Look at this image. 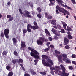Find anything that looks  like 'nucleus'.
Returning <instances> with one entry per match:
<instances>
[{"label": "nucleus", "mask_w": 76, "mask_h": 76, "mask_svg": "<svg viewBox=\"0 0 76 76\" xmlns=\"http://www.w3.org/2000/svg\"><path fill=\"white\" fill-rule=\"evenodd\" d=\"M28 49L29 50H31V52H30V55L32 57H34L36 59H39L40 56L39 53L38 52L37 50L32 49L31 47L28 48Z\"/></svg>", "instance_id": "1"}, {"label": "nucleus", "mask_w": 76, "mask_h": 76, "mask_svg": "<svg viewBox=\"0 0 76 76\" xmlns=\"http://www.w3.org/2000/svg\"><path fill=\"white\" fill-rule=\"evenodd\" d=\"M60 67L63 71V72L62 73V76H69V74L68 73H66V72H65V71H66V69H65V67L63 66V65L62 64H61Z\"/></svg>", "instance_id": "2"}, {"label": "nucleus", "mask_w": 76, "mask_h": 76, "mask_svg": "<svg viewBox=\"0 0 76 76\" xmlns=\"http://www.w3.org/2000/svg\"><path fill=\"white\" fill-rule=\"evenodd\" d=\"M10 32V31L9 28H6L4 31V34L6 38L7 39H9V34Z\"/></svg>", "instance_id": "3"}, {"label": "nucleus", "mask_w": 76, "mask_h": 76, "mask_svg": "<svg viewBox=\"0 0 76 76\" xmlns=\"http://www.w3.org/2000/svg\"><path fill=\"white\" fill-rule=\"evenodd\" d=\"M24 13L23 14V15L25 17H26V18H31L32 17V16L30 15V12L28 11L25 10L24 11Z\"/></svg>", "instance_id": "4"}, {"label": "nucleus", "mask_w": 76, "mask_h": 76, "mask_svg": "<svg viewBox=\"0 0 76 76\" xmlns=\"http://www.w3.org/2000/svg\"><path fill=\"white\" fill-rule=\"evenodd\" d=\"M56 9H57L58 10H59V12H61V13H64V12L65 10L64 8H61L59 6L57 5L56 6Z\"/></svg>", "instance_id": "5"}, {"label": "nucleus", "mask_w": 76, "mask_h": 76, "mask_svg": "<svg viewBox=\"0 0 76 76\" xmlns=\"http://www.w3.org/2000/svg\"><path fill=\"white\" fill-rule=\"evenodd\" d=\"M33 24L35 26H32V27H33V30H35L36 29H38L39 27L38 26V24L36 21H34L33 23Z\"/></svg>", "instance_id": "6"}, {"label": "nucleus", "mask_w": 76, "mask_h": 76, "mask_svg": "<svg viewBox=\"0 0 76 76\" xmlns=\"http://www.w3.org/2000/svg\"><path fill=\"white\" fill-rule=\"evenodd\" d=\"M30 28H31V29H33V27H32V25L31 24H28L27 25V31L29 32H31L32 30L31 29H30Z\"/></svg>", "instance_id": "7"}, {"label": "nucleus", "mask_w": 76, "mask_h": 76, "mask_svg": "<svg viewBox=\"0 0 76 76\" xmlns=\"http://www.w3.org/2000/svg\"><path fill=\"white\" fill-rule=\"evenodd\" d=\"M67 55L66 54L64 53L63 54H62V57H63V61H66L67 60Z\"/></svg>", "instance_id": "8"}, {"label": "nucleus", "mask_w": 76, "mask_h": 76, "mask_svg": "<svg viewBox=\"0 0 76 76\" xmlns=\"http://www.w3.org/2000/svg\"><path fill=\"white\" fill-rule=\"evenodd\" d=\"M64 45H67L69 44V40L67 39V38L65 37L64 39Z\"/></svg>", "instance_id": "9"}, {"label": "nucleus", "mask_w": 76, "mask_h": 76, "mask_svg": "<svg viewBox=\"0 0 76 76\" xmlns=\"http://www.w3.org/2000/svg\"><path fill=\"white\" fill-rule=\"evenodd\" d=\"M61 22L63 25V28L64 29H66V26H67V25L66 23L64 21H61Z\"/></svg>", "instance_id": "10"}, {"label": "nucleus", "mask_w": 76, "mask_h": 76, "mask_svg": "<svg viewBox=\"0 0 76 76\" xmlns=\"http://www.w3.org/2000/svg\"><path fill=\"white\" fill-rule=\"evenodd\" d=\"M21 46L22 48H25L26 47V45H25V42L24 41H21Z\"/></svg>", "instance_id": "11"}, {"label": "nucleus", "mask_w": 76, "mask_h": 76, "mask_svg": "<svg viewBox=\"0 0 76 76\" xmlns=\"http://www.w3.org/2000/svg\"><path fill=\"white\" fill-rule=\"evenodd\" d=\"M37 43L38 45H42L43 44V43L41 40H37Z\"/></svg>", "instance_id": "12"}, {"label": "nucleus", "mask_w": 76, "mask_h": 76, "mask_svg": "<svg viewBox=\"0 0 76 76\" xmlns=\"http://www.w3.org/2000/svg\"><path fill=\"white\" fill-rule=\"evenodd\" d=\"M56 20H53L51 21V24L53 25H56Z\"/></svg>", "instance_id": "13"}, {"label": "nucleus", "mask_w": 76, "mask_h": 76, "mask_svg": "<svg viewBox=\"0 0 76 76\" xmlns=\"http://www.w3.org/2000/svg\"><path fill=\"white\" fill-rule=\"evenodd\" d=\"M30 72L31 74L33 75H36V72L34 71V70L32 69H30Z\"/></svg>", "instance_id": "14"}, {"label": "nucleus", "mask_w": 76, "mask_h": 76, "mask_svg": "<svg viewBox=\"0 0 76 76\" xmlns=\"http://www.w3.org/2000/svg\"><path fill=\"white\" fill-rule=\"evenodd\" d=\"M47 61H48V62L50 63H51L52 65H53L54 64V63L53 62V61L52 60H51V59L48 58L47 59Z\"/></svg>", "instance_id": "15"}, {"label": "nucleus", "mask_w": 76, "mask_h": 76, "mask_svg": "<svg viewBox=\"0 0 76 76\" xmlns=\"http://www.w3.org/2000/svg\"><path fill=\"white\" fill-rule=\"evenodd\" d=\"M12 41H13V44L15 45L16 43H17V40L16 39V38L14 37L12 38Z\"/></svg>", "instance_id": "16"}, {"label": "nucleus", "mask_w": 76, "mask_h": 76, "mask_svg": "<svg viewBox=\"0 0 76 76\" xmlns=\"http://www.w3.org/2000/svg\"><path fill=\"white\" fill-rule=\"evenodd\" d=\"M17 63H23V60L22 59H19V60L18 59H17Z\"/></svg>", "instance_id": "17"}, {"label": "nucleus", "mask_w": 76, "mask_h": 76, "mask_svg": "<svg viewBox=\"0 0 76 76\" xmlns=\"http://www.w3.org/2000/svg\"><path fill=\"white\" fill-rule=\"evenodd\" d=\"M45 33L46 34H47V35H49V36L50 35V33L48 31V30H47V29L46 28L45 29Z\"/></svg>", "instance_id": "18"}, {"label": "nucleus", "mask_w": 76, "mask_h": 76, "mask_svg": "<svg viewBox=\"0 0 76 76\" xmlns=\"http://www.w3.org/2000/svg\"><path fill=\"white\" fill-rule=\"evenodd\" d=\"M36 10H37L38 12H39V13H41L42 9L40 7H39L37 8L36 9Z\"/></svg>", "instance_id": "19"}, {"label": "nucleus", "mask_w": 76, "mask_h": 76, "mask_svg": "<svg viewBox=\"0 0 76 76\" xmlns=\"http://www.w3.org/2000/svg\"><path fill=\"white\" fill-rule=\"evenodd\" d=\"M41 57L43 59H47L48 58V56L46 55H42Z\"/></svg>", "instance_id": "20"}, {"label": "nucleus", "mask_w": 76, "mask_h": 76, "mask_svg": "<svg viewBox=\"0 0 76 76\" xmlns=\"http://www.w3.org/2000/svg\"><path fill=\"white\" fill-rule=\"evenodd\" d=\"M13 73L12 71H11L8 74L7 76H13Z\"/></svg>", "instance_id": "21"}, {"label": "nucleus", "mask_w": 76, "mask_h": 76, "mask_svg": "<svg viewBox=\"0 0 76 76\" xmlns=\"http://www.w3.org/2000/svg\"><path fill=\"white\" fill-rule=\"evenodd\" d=\"M56 1L59 5H60V3H61L63 2V1L62 0H56Z\"/></svg>", "instance_id": "22"}, {"label": "nucleus", "mask_w": 76, "mask_h": 76, "mask_svg": "<svg viewBox=\"0 0 76 76\" xmlns=\"http://www.w3.org/2000/svg\"><path fill=\"white\" fill-rule=\"evenodd\" d=\"M65 30H67V31H72V28H71L69 27L68 26H67V28H66V29H65Z\"/></svg>", "instance_id": "23"}, {"label": "nucleus", "mask_w": 76, "mask_h": 76, "mask_svg": "<svg viewBox=\"0 0 76 76\" xmlns=\"http://www.w3.org/2000/svg\"><path fill=\"white\" fill-rule=\"evenodd\" d=\"M55 53L56 54V56H57V55H58V54H60L61 53L60 52L56 50L55 51Z\"/></svg>", "instance_id": "24"}, {"label": "nucleus", "mask_w": 76, "mask_h": 76, "mask_svg": "<svg viewBox=\"0 0 76 76\" xmlns=\"http://www.w3.org/2000/svg\"><path fill=\"white\" fill-rule=\"evenodd\" d=\"M64 7H67V8H68V9H69V10H73V9H72L69 7L68 6L66 5H64Z\"/></svg>", "instance_id": "25"}, {"label": "nucleus", "mask_w": 76, "mask_h": 76, "mask_svg": "<svg viewBox=\"0 0 76 76\" xmlns=\"http://www.w3.org/2000/svg\"><path fill=\"white\" fill-rule=\"evenodd\" d=\"M67 38L70 39H73V37L71 35H68Z\"/></svg>", "instance_id": "26"}, {"label": "nucleus", "mask_w": 76, "mask_h": 76, "mask_svg": "<svg viewBox=\"0 0 76 76\" xmlns=\"http://www.w3.org/2000/svg\"><path fill=\"white\" fill-rule=\"evenodd\" d=\"M49 65L50 64H49V63L47 62H46L45 64H44V66H46V67H48Z\"/></svg>", "instance_id": "27"}, {"label": "nucleus", "mask_w": 76, "mask_h": 76, "mask_svg": "<svg viewBox=\"0 0 76 76\" xmlns=\"http://www.w3.org/2000/svg\"><path fill=\"white\" fill-rule=\"evenodd\" d=\"M50 48H46L44 50V51H45V52H47L49 50H50Z\"/></svg>", "instance_id": "28"}, {"label": "nucleus", "mask_w": 76, "mask_h": 76, "mask_svg": "<svg viewBox=\"0 0 76 76\" xmlns=\"http://www.w3.org/2000/svg\"><path fill=\"white\" fill-rule=\"evenodd\" d=\"M7 52L6 51H4L2 53L3 56H6V55H7Z\"/></svg>", "instance_id": "29"}, {"label": "nucleus", "mask_w": 76, "mask_h": 76, "mask_svg": "<svg viewBox=\"0 0 76 76\" xmlns=\"http://www.w3.org/2000/svg\"><path fill=\"white\" fill-rule=\"evenodd\" d=\"M13 17H11L10 18H9L8 20H9V21H12V20H13Z\"/></svg>", "instance_id": "30"}, {"label": "nucleus", "mask_w": 76, "mask_h": 76, "mask_svg": "<svg viewBox=\"0 0 76 76\" xmlns=\"http://www.w3.org/2000/svg\"><path fill=\"white\" fill-rule=\"evenodd\" d=\"M51 31L52 32H53V33H54V34H55V33H56V29L54 28H52Z\"/></svg>", "instance_id": "31"}, {"label": "nucleus", "mask_w": 76, "mask_h": 76, "mask_svg": "<svg viewBox=\"0 0 76 76\" xmlns=\"http://www.w3.org/2000/svg\"><path fill=\"white\" fill-rule=\"evenodd\" d=\"M17 59H14L12 60V62L13 64H16L17 62Z\"/></svg>", "instance_id": "32"}, {"label": "nucleus", "mask_w": 76, "mask_h": 76, "mask_svg": "<svg viewBox=\"0 0 76 76\" xmlns=\"http://www.w3.org/2000/svg\"><path fill=\"white\" fill-rule=\"evenodd\" d=\"M20 66L21 67V68H22L23 70H24V71H25V68H24V67H23V65L22 64H20Z\"/></svg>", "instance_id": "33"}, {"label": "nucleus", "mask_w": 76, "mask_h": 76, "mask_svg": "<svg viewBox=\"0 0 76 76\" xmlns=\"http://www.w3.org/2000/svg\"><path fill=\"white\" fill-rule=\"evenodd\" d=\"M40 13H39V14H38L37 15V16L39 18H41V17H42V15L41 14H40Z\"/></svg>", "instance_id": "34"}, {"label": "nucleus", "mask_w": 76, "mask_h": 76, "mask_svg": "<svg viewBox=\"0 0 76 76\" xmlns=\"http://www.w3.org/2000/svg\"><path fill=\"white\" fill-rule=\"evenodd\" d=\"M38 61V60L36 59L34 61V62H35L34 65H37V63Z\"/></svg>", "instance_id": "35"}, {"label": "nucleus", "mask_w": 76, "mask_h": 76, "mask_svg": "<svg viewBox=\"0 0 76 76\" xmlns=\"http://www.w3.org/2000/svg\"><path fill=\"white\" fill-rule=\"evenodd\" d=\"M54 34H55V35L57 37V36L58 37H60V34L59 33H57L56 32V33H55Z\"/></svg>", "instance_id": "36"}, {"label": "nucleus", "mask_w": 76, "mask_h": 76, "mask_svg": "<svg viewBox=\"0 0 76 76\" xmlns=\"http://www.w3.org/2000/svg\"><path fill=\"white\" fill-rule=\"evenodd\" d=\"M40 74H42L43 75H47V73L45 72H42L41 71L39 72Z\"/></svg>", "instance_id": "37"}, {"label": "nucleus", "mask_w": 76, "mask_h": 76, "mask_svg": "<svg viewBox=\"0 0 76 76\" xmlns=\"http://www.w3.org/2000/svg\"><path fill=\"white\" fill-rule=\"evenodd\" d=\"M56 56L57 57L58 59H60L61 58V55H57V56Z\"/></svg>", "instance_id": "38"}, {"label": "nucleus", "mask_w": 76, "mask_h": 76, "mask_svg": "<svg viewBox=\"0 0 76 76\" xmlns=\"http://www.w3.org/2000/svg\"><path fill=\"white\" fill-rule=\"evenodd\" d=\"M29 6L31 7H33V4L31 2H30L29 3Z\"/></svg>", "instance_id": "39"}, {"label": "nucleus", "mask_w": 76, "mask_h": 76, "mask_svg": "<svg viewBox=\"0 0 76 76\" xmlns=\"http://www.w3.org/2000/svg\"><path fill=\"white\" fill-rule=\"evenodd\" d=\"M71 57L73 58H76V55L75 54H72Z\"/></svg>", "instance_id": "40"}, {"label": "nucleus", "mask_w": 76, "mask_h": 76, "mask_svg": "<svg viewBox=\"0 0 76 76\" xmlns=\"http://www.w3.org/2000/svg\"><path fill=\"white\" fill-rule=\"evenodd\" d=\"M65 63H71V62L69 60H66L65 61Z\"/></svg>", "instance_id": "41"}, {"label": "nucleus", "mask_w": 76, "mask_h": 76, "mask_svg": "<svg viewBox=\"0 0 76 76\" xmlns=\"http://www.w3.org/2000/svg\"><path fill=\"white\" fill-rule=\"evenodd\" d=\"M10 67L9 66H6V69L7 70H10Z\"/></svg>", "instance_id": "42"}, {"label": "nucleus", "mask_w": 76, "mask_h": 76, "mask_svg": "<svg viewBox=\"0 0 76 76\" xmlns=\"http://www.w3.org/2000/svg\"><path fill=\"white\" fill-rule=\"evenodd\" d=\"M19 10L20 14L21 15H22L23 14V12H22V10H21V9L20 8H19Z\"/></svg>", "instance_id": "43"}, {"label": "nucleus", "mask_w": 76, "mask_h": 76, "mask_svg": "<svg viewBox=\"0 0 76 76\" xmlns=\"http://www.w3.org/2000/svg\"><path fill=\"white\" fill-rule=\"evenodd\" d=\"M70 48L69 45H67L65 47V48L66 49H69Z\"/></svg>", "instance_id": "44"}, {"label": "nucleus", "mask_w": 76, "mask_h": 76, "mask_svg": "<svg viewBox=\"0 0 76 76\" xmlns=\"http://www.w3.org/2000/svg\"><path fill=\"white\" fill-rule=\"evenodd\" d=\"M60 32L61 33H65V32H66L64 31V29H61L60 31Z\"/></svg>", "instance_id": "45"}, {"label": "nucleus", "mask_w": 76, "mask_h": 76, "mask_svg": "<svg viewBox=\"0 0 76 76\" xmlns=\"http://www.w3.org/2000/svg\"><path fill=\"white\" fill-rule=\"evenodd\" d=\"M65 12L68 15H70V13L68 11H67L66 10H65Z\"/></svg>", "instance_id": "46"}, {"label": "nucleus", "mask_w": 76, "mask_h": 76, "mask_svg": "<svg viewBox=\"0 0 76 76\" xmlns=\"http://www.w3.org/2000/svg\"><path fill=\"white\" fill-rule=\"evenodd\" d=\"M46 18H47V19H52V17L48 15V16L47 17H46Z\"/></svg>", "instance_id": "47"}, {"label": "nucleus", "mask_w": 76, "mask_h": 76, "mask_svg": "<svg viewBox=\"0 0 76 76\" xmlns=\"http://www.w3.org/2000/svg\"><path fill=\"white\" fill-rule=\"evenodd\" d=\"M57 26L59 29H61V26H60V25L58 24L57 25Z\"/></svg>", "instance_id": "48"}, {"label": "nucleus", "mask_w": 76, "mask_h": 76, "mask_svg": "<svg viewBox=\"0 0 76 76\" xmlns=\"http://www.w3.org/2000/svg\"><path fill=\"white\" fill-rule=\"evenodd\" d=\"M44 38L43 37H40V40H41V41H42L43 42H44Z\"/></svg>", "instance_id": "49"}, {"label": "nucleus", "mask_w": 76, "mask_h": 76, "mask_svg": "<svg viewBox=\"0 0 76 76\" xmlns=\"http://www.w3.org/2000/svg\"><path fill=\"white\" fill-rule=\"evenodd\" d=\"M14 54L15 56H18V53L16 51H15L14 52Z\"/></svg>", "instance_id": "50"}, {"label": "nucleus", "mask_w": 76, "mask_h": 76, "mask_svg": "<svg viewBox=\"0 0 76 76\" xmlns=\"http://www.w3.org/2000/svg\"><path fill=\"white\" fill-rule=\"evenodd\" d=\"M16 38H17V39H18V40H20V36H19V35H17V36Z\"/></svg>", "instance_id": "51"}, {"label": "nucleus", "mask_w": 76, "mask_h": 76, "mask_svg": "<svg viewBox=\"0 0 76 76\" xmlns=\"http://www.w3.org/2000/svg\"><path fill=\"white\" fill-rule=\"evenodd\" d=\"M55 11L56 14H59V13H60V12L58 11V10H56Z\"/></svg>", "instance_id": "52"}, {"label": "nucleus", "mask_w": 76, "mask_h": 76, "mask_svg": "<svg viewBox=\"0 0 76 76\" xmlns=\"http://www.w3.org/2000/svg\"><path fill=\"white\" fill-rule=\"evenodd\" d=\"M24 76H30V75H29L28 73H25Z\"/></svg>", "instance_id": "53"}, {"label": "nucleus", "mask_w": 76, "mask_h": 76, "mask_svg": "<svg viewBox=\"0 0 76 76\" xmlns=\"http://www.w3.org/2000/svg\"><path fill=\"white\" fill-rule=\"evenodd\" d=\"M27 32V30L26 29H24L23 30V34H25Z\"/></svg>", "instance_id": "54"}, {"label": "nucleus", "mask_w": 76, "mask_h": 76, "mask_svg": "<svg viewBox=\"0 0 76 76\" xmlns=\"http://www.w3.org/2000/svg\"><path fill=\"white\" fill-rule=\"evenodd\" d=\"M50 47L51 48H54V45H50Z\"/></svg>", "instance_id": "55"}, {"label": "nucleus", "mask_w": 76, "mask_h": 76, "mask_svg": "<svg viewBox=\"0 0 76 76\" xmlns=\"http://www.w3.org/2000/svg\"><path fill=\"white\" fill-rule=\"evenodd\" d=\"M45 16L46 17V18H47L48 16V13L47 12L45 13Z\"/></svg>", "instance_id": "56"}, {"label": "nucleus", "mask_w": 76, "mask_h": 76, "mask_svg": "<svg viewBox=\"0 0 76 76\" xmlns=\"http://www.w3.org/2000/svg\"><path fill=\"white\" fill-rule=\"evenodd\" d=\"M11 17V15H8L7 16V18H9Z\"/></svg>", "instance_id": "57"}, {"label": "nucleus", "mask_w": 76, "mask_h": 76, "mask_svg": "<svg viewBox=\"0 0 76 76\" xmlns=\"http://www.w3.org/2000/svg\"><path fill=\"white\" fill-rule=\"evenodd\" d=\"M71 0L72 1V3H73V4H76V2L75 1V0Z\"/></svg>", "instance_id": "58"}, {"label": "nucleus", "mask_w": 76, "mask_h": 76, "mask_svg": "<svg viewBox=\"0 0 76 76\" xmlns=\"http://www.w3.org/2000/svg\"><path fill=\"white\" fill-rule=\"evenodd\" d=\"M1 35L2 37H4V35L3 32H2L1 33Z\"/></svg>", "instance_id": "59"}, {"label": "nucleus", "mask_w": 76, "mask_h": 76, "mask_svg": "<svg viewBox=\"0 0 76 76\" xmlns=\"http://www.w3.org/2000/svg\"><path fill=\"white\" fill-rule=\"evenodd\" d=\"M48 39L49 40V41H51L53 40V38L51 37H50L48 38Z\"/></svg>", "instance_id": "60"}, {"label": "nucleus", "mask_w": 76, "mask_h": 76, "mask_svg": "<svg viewBox=\"0 0 76 76\" xmlns=\"http://www.w3.org/2000/svg\"><path fill=\"white\" fill-rule=\"evenodd\" d=\"M69 69H70V70H73V68L72 66H70L69 67Z\"/></svg>", "instance_id": "61"}, {"label": "nucleus", "mask_w": 76, "mask_h": 76, "mask_svg": "<svg viewBox=\"0 0 76 76\" xmlns=\"http://www.w3.org/2000/svg\"><path fill=\"white\" fill-rule=\"evenodd\" d=\"M58 38V37L57 36H56V35H55L54 37V39H57Z\"/></svg>", "instance_id": "62"}, {"label": "nucleus", "mask_w": 76, "mask_h": 76, "mask_svg": "<svg viewBox=\"0 0 76 76\" xmlns=\"http://www.w3.org/2000/svg\"><path fill=\"white\" fill-rule=\"evenodd\" d=\"M46 63V62H45V60H42V63L44 64Z\"/></svg>", "instance_id": "63"}, {"label": "nucleus", "mask_w": 76, "mask_h": 76, "mask_svg": "<svg viewBox=\"0 0 76 76\" xmlns=\"http://www.w3.org/2000/svg\"><path fill=\"white\" fill-rule=\"evenodd\" d=\"M56 70L54 71L55 73H57V72H58L59 70L58 69H55Z\"/></svg>", "instance_id": "64"}]
</instances>
